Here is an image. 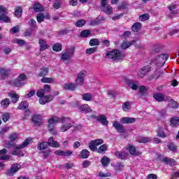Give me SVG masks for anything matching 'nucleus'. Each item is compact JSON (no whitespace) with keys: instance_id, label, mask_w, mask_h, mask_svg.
Returning <instances> with one entry per match:
<instances>
[{"instance_id":"nucleus-4","label":"nucleus","mask_w":179,"mask_h":179,"mask_svg":"<svg viewBox=\"0 0 179 179\" xmlns=\"http://www.w3.org/2000/svg\"><path fill=\"white\" fill-rule=\"evenodd\" d=\"M75 53V48L70 47L67 49H66L65 52L62 54L61 56V61H63V62H65V61H69L72 57H73V54Z\"/></svg>"},{"instance_id":"nucleus-21","label":"nucleus","mask_w":179,"mask_h":179,"mask_svg":"<svg viewBox=\"0 0 179 179\" xmlns=\"http://www.w3.org/2000/svg\"><path fill=\"white\" fill-rule=\"evenodd\" d=\"M55 154H56L57 156H63L64 157H66L68 156H71L72 155V152L67 150V151H63V150H57L55 152Z\"/></svg>"},{"instance_id":"nucleus-18","label":"nucleus","mask_w":179,"mask_h":179,"mask_svg":"<svg viewBox=\"0 0 179 179\" xmlns=\"http://www.w3.org/2000/svg\"><path fill=\"white\" fill-rule=\"evenodd\" d=\"M48 72H50V68L45 66H43L41 68V71L38 74V76L39 78L47 76V75H48Z\"/></svg>"},{"instance_id":"nucleus-31","label":"nucleus","mask_w":179,"mask_h":179,"mask_svg":"<svg viewBox=\"0 0 179 179\" xmlns=\"http://www.w3.org/2000/svg\"><path fill=\"white\" fill-rule=\"evenodd\" d=\"M64 88L66 90H71L73 92L76 89V85L72 83H67V84H64Z\"/></svg>"},{"instance_id":"nucleus-26","label":"nucleus","mask_w":179,"mask_h":179,"mask_svg":"<svg viewBox=\"0 0 179 179\" xmlns=\"http://www.w3.org/2000/svg\"><path fill=\"white\" fill-rule=\"evenodd\" d=\"M8 96L11 99L12 103H17L19 101V95L16 93H8Z\"/></svg>"},{"instance_id":"nucleus-48","label":"nucleus","mask_w":179,"mask_h":179,"mask_svg":"<svg viewBox=\"0 0 179 179\" xmlns=\"http://www.w3.org/2000/svg\"><path fill=\"white\" fill-rule=\"evenodd\" d=\"M76 27H82L86 24V20H79L75 23Z\"/></svg>"},{"instance_id":"nucleus-28","label":"nucleus","mask_w":179,"mask_h":179,"mask_svg":"<svg viewBox=\"0 0 179 179\" xmlns=\"http://www.w3.org/2000/svg\"><path fill=\"white\" fill-rule=\"evenodd\" d=\"M116 157H117V159H125V157H127V156H128V154L125 152H122V151H117L115 153Z\"/></svg>"},{"instance_id":"nucleus-24","label":"nucleus","mask_w":179,"mask_h":179,"mask_svg":"<svg viewBox=\"0 0 179 179\" xmlns=\"http://www.w3.org/2000/svg\"><path fill=\"white\" fill-rule=\"evenodd\" d=\"M10 70L0 68V75H1V79H5L9 76Z\"/></svg>"},{"instance_id":"nucleus-23","label":"nucleus","mask_w":179,"mask_h":179,"mask_svg":"<svg viewBox=\"0 0 179 179\" xmlns=\"http://www.w3.org/2000/svg\"><path fill=\"white\" fill-rule=\"evenodd\" d=\"M79 110L80 111H81V113H92V108H90V107L87 104L81 105L79 107Z\"/></svg>"},{"instance_id":"nucleus-45","label":"nucleus","mask_w":179,"mask_h":179,"mask_svg":"<svg viewBox=\"0 0 179 179\" xmlns=\"http://www.w3.org/2000/svg\"><path fill=\"white\" fill-rule=\"evenodd\" d=\"M89 44L91 47L94 45H100V41H99V39L97 38H92L90 41Z\"/></svg>"},{"instance_id":"nucleus-40","label":"nucleus","mask_w":179,"mask_h":179,"mask_svg":"<svg viewBox=\"0 0 179 179\" xmlns=\"http://www.w3.org/2000/svg\"><path fill=\"white\" fill-rule=\"evenodd\" d=\"M101 163L104 167H106V166L110 164V159L105 156L101 159Z\"/></svg>"},{"instance_id":"nucleus-57","label":"nucleus","mask_w":179,"mask_h":179,"mask_svg":"<svg viewBox=\"0 0 179 179\" xmlns=\"http://www.w3.org/2000/svg\"><path fill=\"white\" fill-rule=\"evenodd\" d=\"M139 143H148L150 142V138L148 137H142L138 140Z\"/></svg>"},{"instance_id":"nucleus-8","label":"nucleus","mask_w":179,"mask_h":179,"mask_svg":"<svg viewBox=\"0 0 179 179\" xmlns=\"http://www.w3.org/2000/svg\"><path fill=\"white\" fill-rule=\"evenodd\" d=\"M101 4L102 12H104L107 15H111L113 13V7L107 3V0H101Z\"/></svg>"},{"instance_id":"nucleus-42","label":"nucleus","mask_w":179,"mask_h":179,"mask_svg":"<svg viewBox=\"0 0 179 179\" xmlns=\"http://www.w3.org/2000/svg\"><path fill=\"white\" fill-rule=\"evenodd\" d=\"M30 144V140H29L28 138H27L23 143L22 144H21L19 146L16 147V149H23L24 148H26L27 145H29Z\"/></svg>"},{"instance_id":"nucleus-39","label":"nucleus","mask_w":179,"mask_h":179,"mask_svg":"<svg viewBox=\"0 0 179 179\" xmlns=\"http://www.w3.org/2000/svg\"><path fill=\"white\" fill-rule=\"evenodd\" d=\"M41 82H42V83H52V82H54V78L43 76L41 79Z\"/></svg>"},{"instance_id":"nucleus-37","label":"nucleus","mask_w":179,"mask_h":179,"mask_svg":"<svg viewBox=\"0 0 179 179\" xmlns=\"http://www.w3.org/2000/svg\"><path fill=\"white\" fill-rule=\"evenodd\" d=\"M48 148V143L47 142H42L38 144V150H45Z\"/></svg>"},{"instance_id":"nucleus-54","label":"nucleus","mask_w":179,"mask_h":179,"mask_svg":"<svg viewBox=\"0 0 179 179\" xmlns=\"http://www.w3.org/2000/svg\"><path fill=\"white\" fill-rule=\"evenodd\" d=\"M44 17H45L44 16L43 13H38L36 16L37 22L38 23H41L42 22L44 21Z\"/></svg>"},{"instance_id":"nucleus-9","label":"nucleus","mask_w":179,"mask_h":179,"mask_svg":"<svg viewBox=\"0 0 179 179\" xmlns=\"http://www.w3.org/2000/svg\"><path fill=\"white\" fill-rule=\"evenodd\" d=\"M103 143H104V141L101 138H98V139L92 141L89 143V148L93 152H94V150H97V146H99V145H103Z\"/></svg>"},{"instance_id":"nucleus-14","label":"nucleus","mask_w":179,"mask_h":179,"mask_svg":"<svg viewBox=\"0 0 179 179\" xmlns=\"http://www.w3.org/2000/svg\"><path fill=\"white\" fill-rule=\"evenodd\" d=\"M157 159L164 162V163H166L169 166H176V160L173 159H170L169 157H163L162 155H158Z\"/></svg>"},{"instance_id":"nucleus-35","label":"nucleus","mask_w":179,"mask_h":179,"mask_svg":"<svg viewBox=\"0 0 179 179\" xmlns=\"http://www.w3.org/2000/svg\"><path fill=\"white\" fill-rule=\"evenodd\" d=\"M90 155V152H89V150L84 149L80 152V156L82 159H87Z\"/></svg>"},{"instance_id":"nucleus-32","label":"nucleus","mask_w":179,"mask_h":179,"mask_svg":"<svg viewBox=\"0 0 179 179\" xmlns=\"http://www.w3.org/2000/svg\"><path fill=\"white\" fill-rule=\"evenodd\" d=\"M22 13L23 9L22 8V7L19 6L15 8V10L14 12V16H15V17H20Z\"/></svg>"},{"instance_id":"nucleus-13","label":"nucleus","mask_w":179,"mask_h":179,"mask_svg":"<svg viewBox=\"0 0 179 179\" xmlns=\"http://www.w3.org/2000/svg\"><path fill=\"white\" fill-rule=\"evenodd\" d=\"M151 67L150 66H143L142 69L140 70V71L138 73L137 76L138 78H142L148 73V72H150Z\"/></svg>"},{"instance_id":"nucleus-41","label":"nucleus","mask_w":179,"mask_h":179,"mask_svg":"<svg viewBox=\"0 0 179 179\" xmlns=\"http://www.w3.org/2000/svg\"><path fill=\"white\" fill-rule=\"evenodd\" d=\"M139 93L141 94V96H148V89L146 87L142 85L139 88Z\"/></svg>"},{"instance_id":"nucleus-33","label":"nucleus","mask_w":179,"mask_h":179,"mask_svg":"<svg viewBox=\"0 0 179 179\" xmlns=\"http://www.w3.org/2000/svg\"><path fill=\"white\" fill-rule=\"evenodd\" d=\"M33 8L35 12H43V10H44V8H43V6H41V4H40L39 3H35L34 4Z\"/></svg>"},{"instance_id":"nucleus-53","label":"nucleus","mask_w":179,"mask_h":179,"mask_svg":"<svg viewBox=\"0 0 179 179\" xmlns=\"http://www.w3.org/2000/svg\"><path fill=\"white\" fill-rule=\"evenodd\" d=\"M96 150L98 153H103V152H106V150H107V145L103 144L101 145Z\"/></svg>"},{"instance_id":"nucleus-64","label":"nucleus","mask_w":179,"mask_h":179,"mask_svg":"<svg viewBox=\"0 0 179 179\" xmlns=\"http://www.w3.org/2000/svg\"><path fill=\"white\" fill-rule=\"evenodd\" d=\"M36 20H34V19H31L29 21V25L32 28L34 29V27H36Z\"/></svg>"},{"instance_id":"nucleus-46","label":"nucleus","mask_w":179,"mask_h":179,"mask_svg":"<svg viewBox=\"0 0 179 179\" xmlns=\"http://www.w3.org/2000/svg\"><path fill=\"white\" fill-rule=\"evenodd\" d=\"M52 50L53 51L58 52L62 50V45H61L60 43H55V45H53Z\"/></svg>"},{"instance_id":"nucleus-63","label":"nucleus","mask_w":179,"mask_h":179,"mask_svg":"<svg viewBox=\"0 0 179 179\" xmlns=\"http://www.w3.org/2000/svg\"><path fill=\"white\" fill-rule=\"evenodd\" d=\"M122 169H124V165H122V164L118 162L116 164L115 166V170H117V171H121V170H122Z\"/></svg>"},{"instance_id":"nucleus-19","label":"nucleus","mask_w":179,"mask_h":179,"mask_svg":"<svg viewBox=\"0 0 179 179\" xmlns=\"http://www.w3.org/2000/svg\"><path fill=\"white\" fill-rule=\"evenodd\" d=\"M48 143V146H51V148H60L61 145L57 141H55L52 137L49 138Z\"/></svg>"},{"instance_id":"nucleus-55","label":"nucleus","mask_w":179,"mask_h":179,"mask_svg":"<svg viewBox=\"0 0 179 179\" xmlns=\"http://www.w3.org/2000/svg\"><path fill=\"white\" fill-rule=\"evenodd\" d=\"M45 92L44 91L43 89H40L39 90L37 91L36 92V96L39 97L40 99L43 98V96H45Z\"/></svg>"},{"instance_id":"nucleus-61","label":"nucleus","mask_w":179,"mask_h":179,"mask_svg":"<svg viewBox=\"0 0 179 179\" xmlns=\"http://www.w3.org/2000/svg\"><path fill=\"white\" fill-rule=\"evenodd\" d=\"M61 5H62L61 1H56L53 4V8H55V9H59V8H61Z\"/></svg>"},{"instance_id":"nucleus-6","label":"nucleus","mask_w":179,"mask_h":179,"mask_svg":"<svg viewBox=\"0 0 179 179\" xmlns=\"http://www.w3.org/2000/svg\"><path fill=\"white\" fill-rule=\"evenodd\" d=\"M21 167L20 164L17 163L13 164L11 165L10 169L6 171V176H9L10 177L13 176V175L16 174L20 170Z\"/></svg>"},{"instance_id":"nucleus-1","label":"nucleus","mask_w":179,"mask_h":179,"mask_svg":"<svg viewBox=\"0 0 179 179\" xmlns=\"http://www.w3.org/2000/svg\"><path fill=\"white\" fill-rule=\"evenodd\" d=\"M27 80V76L24 74H20L17 79L8 81V85H10V86H13V87H20L22 86H24V81Z\"/></svg>"},{"instance_id":"nucleus-62","label":"nucleus","mask_w":179,"mask_h":179,"mask_svg":"<svg viewBox=\"0 0 179 179\" xmlns=\"http://www.w3.org/2000/svg\"><path fill=\"white\" fill-rule=\"evenodd\" d=\"M43 90L45 93H50V92H51V86H50V85H43Z\"/></svg>"},{"instance_id":"nucleus-5","label":"nucleus","mask_w":179,"mask_h":179,"mask_svg":"<svg viewBox=\"0 0 179 179\" xmlns=\"http://www.w3.org/2000/svg\"><path fill=\"white\" fill-rule=\"evenodd\" d=\"M48 124H52L53 125H55L57 122H68L69 121V117H56L53 116L50 117L48 120Z\"/></svg>"},{"instance_id":"nucleus-15","label":"nucleus","mask_w":179,"mask_h":179,"mask_svg":"<svg viewBox=\"0 0 179 179\" xmlns=\"http://www.w3.org/2000/svg\"><path fill=\"white\" fill-rule=\"evenodd\" d=\"M127 85H128L129 87L132 89V90H137L138 87H139V82L132 80H127Z\"/></svg>"},{"instance_id":"nucleus-49","label":"nucleus","mask_w":179,"mask_h":179,"mask_svg":"<svg viewBox=\"0 0 179 179\" xmlns=\"http://www.w3.org/2000/svg\"><path fill=\"white\" fill-rule=\"evenodd\" d=\"M12 155H13V156H24V154H23L22 151H20V149H17L16 147L15 150L12 152Z\"/></svg>"},{"instance_id":"nucleus-11","label":"nucleus","mask_w":179,"mask_h":179,"mask_svg":"<svg viewBox=\"0 0 179 179\" xmlns=\"http://www.w3.org/2000/svg\"><path fill=\"white\" fill-rule=\"evenodd\" d=\"M113 127H114L115 129L118 132L119 134H125V127L120 122L117 121H114L113 122Z\"/></svg>"},{"instance_id":"nucleus-30","label":"nucleus","mask_w":179,"mask_h":179,"mask_svg":"<svg viewBox=\"0 0 179 179\" xmlns=\"http://www.w3.org/2000/svg\"><path fill=\"white\" fill-rule=\"evenodd\" d=\"M154 99L159 101V103L162 101H164V96L162 93H157L153 95Z\"/></svg>"},{"instance_id":"nucleus-22","label":"nucleus","mask_w":179,"mask_h":179,"mask_svg":"<svg viewBox=\"0 0 179 179\" xmlns=\"http://www.w3.org/2000/svg\"><path fill=\"white\" fill-rule=\"evenodd\" d=\"M96 121L102 124V125H108V120H107V117L104 115L97 116Z\"/></svg>"},{"instance_id":"nucleus-50","label":"nucleus","mask_w":179,"mask_h":179,"mask_svg":"<svg viewBox=\"0 0 179 179\" xmlns=\"http://www.w3.org/2000/svg\"><path fill=\"white\" fill-rule=\"evenodd\" d=\"M122 110L124 111H128V110H131V103L129 102H124L122 105Z\"/></svg>"},{"instance_id":"nucleus-43","label":"nucleus","mask_w":179,"mask_h":179,"mask_svg":"<svg viewBox=\"0 0 179 179\" xmlns=\"http://www.w3.org/2000/svg\"><path fill=\"white\" fill-rule=\"evenodd\" d=\"M92 99H93V96L90 93H85L83 94V100H85V101H92Z\"/></svg>"},{"instance_id":"nucleus-38","label":"nucleus","mask_w":179,"mask_h":179,"mask_svg":"<svg viewBox=\"0 0 179 179\" xmlns=\"http://www.w3.org/2000/svg\"><path fill=\"white\" fill-rule=\"evenodd\" d=\"M171 125L172 127H178V125H179V117H172L171 120Z\"/></svg>"},{"instance_id":"nucleus-58","label":"nucleus","mask_w":179,"mask_h":179,"mask_svg":"<svg viewBox=\"0 0 179 179\" xmlns=\"http://www.w3.org/2000/svg\"><path fill=\"white\" fill-rule=\"evenodd\" d=\"M0 15H8V8L3 6H0Z\"/></svg>"},{"instance_id":"nucleus-34","label":"nucleus","mask_w":179,"mask_h":179,"mask_svg":"<svg viewBox=\"0 0 179 179\" xmlns=\"http://www.w3.org/2000/svg\"><path fill=\"white\" fill-rule=\"evenodd\" d=\"M6 15L7 14L0 15V20H1V22H3V23H10V18Z\"/></svg>"},{"instance_id":"nucleus-12","label":"nucleus","mask_w":179,"mask_h":179,"mask_svg":"<svg viewBox=\"0 0 179 179\" xmlns=\"http://www.w3.org/2000/svg\"><path fill=\"white\" fill-rule=\"evenodd\" d=\"M54 100V96L49 94V95H45L43 96V98H39V103L42 106H44V104H46V103H50V101H52Z\"/></svg>"},{"instance_id":"nucleus-36","label":"nucleus","mask_w":179,"mask_h":179,"mask_svg":"<svg viewBox=\"0 0 179 179\" xmlns=\"http://www.w3.org/2000/svg\"><path fill=\"white\" fill-rule=\"evenodd\" d=\"M12 43L17 44L18 45H26L27 43L26 41L19 38H14L12 40Z\"/></svg>"},{"instance_id":"nucleus-10","label":"nucleus","mask_w":179,"mask_h":179,"mask_svg":"<svg viewBox=\"0 0 179 179\" xmlns=\"http://www.w3.org/2000/svg\"><path fill=\"white\" fill-rule=\"evenodd\" d=\"M62 126L60 127L61 132H66L73 127L72 123H71V118H69L68 122H62Z\"/></svg>"},{"instance_id":"nucleus-16","label":"nucleus","mask_w":179,"mask_h":179,"mask_svg":"<svg viewBox=\"0 0 179 179\" xmlns=\"http://www.w3.org/2000/svg\"><path fill=\"white\" fill-rule=\"evenodd\" d=\"M31 121L36 127H40L42 124L41 116L40 115H34Z\"/></svg>"},{"instance_id":"nucleus-3","label":"nucleus","mask_w":179,"mask_h":179,"mask_svg":"<svg viewBox=\"0 0 179 179\" xmlns=\"http://www.w3.org/2000/svg\"><path fill=\"white\" fill-rule=\"evenodd\" d=\"M169 59V55H158L156 58H154L151 60L150 64L152 65H157V66H163L164 64H166V61Z\"/></svg>"},{"instance_id":"nucleus-56","label":"nucleus","mask_w":179,"mask_h":179,"mask_svg":"<svg viewBox=\"0 0 179 179\" xmlns=\"http://www.w3.org/2000/svg\"><path fill=\"white\" fill-rule=\"evenodd\" d=\"M139 20L141 22H145V20H149V14H143L139 17Z\"/></svg>"},{"instance_id":"nucleus-44","label":"nucleus","mask_w":179,"mask_h":179,"mask_svg":"<svg viewBox=\"0 0 179 179\" xmlns=\"http://www.w3.org/2000/svg\"><path fill=\"white\" fill-rule=\"evenodd\" d=\"M163 71L157 69L155 71V73L153 74L152 78L153 79H159V78H160L162 76V75H163Z\"/></svg>"},{"instance_id":"nucleus-59","label":"nucleus","mask_w":179,"mask_h":179,"mask_svg":"<svg viewBox=\"0 0 179 179\" xmlns=\"http://www.w3.org/2000/svg\"><path fill=\"white\" fill-rule=\"evenodd\" d=\"M160 52V48L153 49L151 51L150 57H155V55H157Z\"/></svg>"},{"instance_id":"nucleus-7","label":"nucleus","mask_w":179,"mask_h":179,"mask_svg":"<svg viewBox=\"0 0 179 179\" xmlns=\"http://www.w3.org/2000/svg\"><path fill=\"white\" fill-rule=\"evenodd\" d=\"M85 78H86V71L83 70L79 72L77 78H76V83L77 86L83 85V83L85 82Z\"/></svg>"},{"instance_id":"nucleus-29","label":"nucleus","mask_w":179,"mask_h":179,"mask_svg":"<svg viewBox=\"0 0 179 179\" xmlns=\"http://www.w3.org/2000/svg\"><path fill=\"white\" fill-rule=\"evenodd\" d=\"M10 104V99L6 98L1 101V106L3 108H8Z\"/></svg>"},{"instance_id":"nucleus-47","label":"nucleus","mask_w":179,"mask_h":179,"mask_svg":"<svg viewBox=\"0 0 179 179\" xmlns=\"http://www.w3.org/2000/svg\"><path fill=\"white\" fill-rule=\"evenodd\" d=\"M92 31L90 30H84L80 33V37H83L84 38H86V37H89L90 36Z\"/></svg>"},{"instance_id":"nucleus-27","label":"nucleus","mask_w":179,"mask_h":179,"mask_svg":"<svg viewBox=\"0 0 179 179\" xmlns=\"http://www.w3.org/2000/svg\"><path fill=\"white\" fill-rule=\"evenodd\" d=\"M142 29V24L141 22H136L131 26L132 31L137 32Z\"/></svg>"},{"instance_id":"nucleus-17","label":"nucleus","mask_w":179,"mask_h":179,"mask_svg":"<svg viewBox=\"0 0 179 179\" xmlns=\"http://www.w3.org/2000/svg\"><path fill=\"white\" fill-rule=\"evenodd\" d=\"M136 122V118H134V117H124L120 119V122L122 124H134V122Z\"/></svg>"},{"instance_id":"nucleus-60","label":"nucleus","mask_w":179,"mask_h":179,"mask_svg":"<svg viewBox=\"0 0 179 179\" xmlns=\"http://www.w3.org/2000/svg\"><path fill=\"white\" fill-rule=\"evenodd\" d=\"M19 27H13L11 29H10V33H11V34H15V33H19Z\"/></svg>"},{"instance_id":"nucleus-20","label":"nucleus","mask_w":179,"mask_h":179,"mask_svg":"<svg viewBox=\"0 0 179 179\" xmlns=\"http://www.w3.org/2000/svg\"><path fill=\"white\" fill-rule=\"evenodd\" d=\"M38 44L40 45V51H44L50 48V45L47 44V41H44L43 39H39Z\"/></svg>"},{"instance_id":"nucleus-25","label":"nucleus","mask_w":179,"mask_h":179,"mask_svg":"<svg viewBox=\"0 0 179 179\" xmlns=\"http://www.w3.org/2000/svg\"><path fill=\"white\" fill-rule=\"evenodd\" d=\"M133 44H135V41H131L130 42L124 41L121 44L120 48L122 50H127V48H129V47H131V45Z\"/></svg>"},{"instance_id":"nucleus-2","label":"nucleus","mask_w":179,"mask_h":179,"mask_svg":"<svg viewBox=\"0 0 179 179\" xmlns=\"http://www.w3.org/2000/svg\"><path fill=\"white\" fill-rule=\"evenodd\" d=\"M107 58L113 59V61H121L125 58V55L122 54L118 50H114L106 53Z\"/></svg>"},{"instance_id":"nucleus-52","label":"nucleus","mask_w":179,"mask_h":179,"mask_svg":"<svg viewBox=\"0 0 179 179\" xmlns=\"http://www.w3.org/2000/svg\"><path fill=\"white\" fill-rule=\"evenodd\" d=\"M97 51V48H90L86 50V54L88 55H92V54H94Z\"/></svg>"},{"instance_id":"nucleus-51","label":"nucleus","mask_w":179,"mask_h":179,"mask_svg":"<svg viewBox=\"0 0 179 179\" xmlns=\"http://www.w3.org/2000/svg\"><path fill=\"white\" fill-rule=\"evenodd\" d=\"M129 151L130 155H132L134 156H138V152H136V148L134 146H130L129 148Z\"/></svg>"}]
</instances>
